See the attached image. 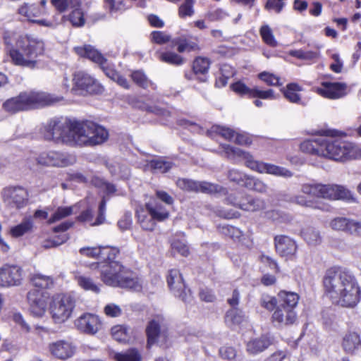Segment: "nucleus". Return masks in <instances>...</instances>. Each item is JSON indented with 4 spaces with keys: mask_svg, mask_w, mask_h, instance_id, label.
<instances>
[{
    "mask_svg": "<svg viewBox=\"0 0 361 361\" xmlns=\"http://www.w3.org/2000/svg\"><path fill=\"white\" fill-rule=\"evenodd\" d=\"M41 133L46 140L70 147L95 146L109 137L108 131L92 121H62L56 118L44 124Z\"/></svg>",
    "mask_w": 361,
    "mask_h": 361,
    "instance_id": "f257e3e1",
    "label": "nucleus"
},
{
    "mask_svg": "<svg viewBox=\"0 0 361 361\" xmlns=\"http://www.w3.org/2000/svg\"><path fill=\"white\" fill-rule=\"evenodd\" d=\"M325 294L336 305L354 307L360 300V288L355 277L341 268L329 269L323 278Z\"/></svg>",
    "mask_w": 361,
    "mask_h": 361,
    "instance_id": "f03ea898",
    "label": "nucleus"
},
{
    "mask_svg": "<svg viewBox=\"0 0 361 361\" xmlns=\"http://www.w3.org/2000/svg\"><path fill=\"white\" fill-rule=\"evenodd\" d=\"M5 44L6 54L14 65L32 69L37 66L38 58L45 51L44 42L32 35L19 36L14 44L5 38Z\"/></svg>",
    "mask_w": 361,
    "mask_h": 361,
    "instance_id": "7ed1b4c3",
    "label": "nucleus"
},
{
    "mask_svg": "<svg viewBox=\"0 0 361 361\" xmlns=\"http://www.w3.org/2000/svg\"><path fill=\"white\" fill-rule=\"evenodd\" d=\"M337 135L336 130H322L317 137L302 142L300 149L305 153L341 162L345 142L337 138Z\"/></svg>",
    "mask_w": 361,
    "mask_h": 361,
    "instance_id": "20e7f679",
    "label": "nucleus"
},
{
    "mask_svg": "<svg viewBox=\"0 0 361 361\" xmlns=\"http://www.w3.org/2000/svg\"><path fill=\"white\" fill-rule=\"evenodd\" d=\"M99 269L101 280L107 286L135 290L142 288L140 280L118 262L102 264Z\"/></svg>",
    "mask_w": 361,
    "mask_h": 361,
    "instance_id": "39448f33",
    "label": "nucleus"
},
{
    "mask_svg": "<svg viewBox=\"0 0 361 361\" xmlns=\"http://www.w3.org/2000/svg\"><path fill=\"white\" fill-rule=\"evenodd\" d=\"M221 147L228 159L235 162L243 159L245 161V165L252 171L283 178H290L293 176V173L288 169L272 164L257 161L252 154L240 148L229 145H223Z\"/></svg>",
    "mask_w": 361,
    "mask_h": 361,
    "instance_id": "423d86ee",
    "label": "nucleus"
},
{
    "mask_svg": "<svg viewBox=\"0 0 361 361\" xmlns=\"http://www.w3.org/2000/svg\"><path fill=\"white\" fill-rule=\"evenodd\" d=\"M59 101V99L44 92H24L19 95L6 100L3 106L10 113L14 114L20 111L51 105Z\"/></svg>",
    "mask_w": 361,
    "mask_h": 361,
    "instance_id": "0eeeda50",
    "label": "nucleus"
},
{
    "mask_svg": "<svg viewBox=\"0 0 361 361\" xmlns=\"http://www.w3.org/2000/svg\"><path fill=\"white\" fill-rule=\"evenodd\" d=\"M301 192L311 197L335 200H354L353 193L343 185L336 184L305 183Z\"/></svg>",
    "mask_w": 361,
    "mask_h": 361,
    "instance_id": "6e6552de",
    "label": "nucleus"
},
{
    "mask_svg": "<svg viewBox=\"0 0 361 361\" xmlns=\"http://www.w3.org/2000/svg\"><path fill=\"white\" fill-rule=\"evenodd\" d=\"M75 306L74 298L66 294H57L52 297L49 305V313L54 324L65 323L71 317Z\"/></svg>",
    "mask_w": 361,
    "mask_h": 361,
    "instance_id": "1a4fd4ad",
    "label": "nucleus"
},
{
    "mask_svg": "<svg viewBox=\"0 0 361 361\" xmlns=\"http://www.w3.org/2000/svg\"><path fill=\"white\" fill-rule=\"evenodd\" d=\"M4 202L10 208L20 209L28 204L29 192L22 186H8L1 191Z\"/></svg>",
    "mask_w": 361,
    "mask_h": 361,
    "instance_id": "9d476101",
    "label": "nucleus"
},
{
    "mask_svg": "<svg viewBox=\"0 0 361 361\" xmlns=\"http://www.w3.org/2000/svg\"><path fill=\"white\" fill-rule=\"evenodd\" d=\"M39 164L47 166L66 167L76 161L74 155L56 150H49L40 153L37 158Z\"/></svg>",
    "mask_w": 361,
    "mask_h": 361,
    "instance_id": "9b49d317",
    "label": "nucleus"
},
{
    "mask_svg": "<svg viewBox=\"0 0 361 361\" xmlns=\"http://www.w3.org/2000/svg\"><path fill=\"white\" fill-rule=\"evenodd\" d=\"M72 90H80L89 94H101L104 91L103 86L92 75L83 71L74 73Z\"/></svg>",
    "mask_w": 361,
    "mask_h": 361,
    "instance_id": "f8f14e48",
    "label": "nucleus"
},
{
    "mask_svg": "<svg viewBox=\"0 0 361 361\" xmlns=\"http://www.w3.org/2000/svg\"><path fill=\"white\" fill-rule=\"evenodd\" d=\"M49 296L47 293L32 290L27 293V299L30 314L37 318L42 317L46 312Z\"/></svg>",
    "mask_w": 361,
    "mask_h": 361,
    "instance_id": "ddd939ff",
    "label": "nucleus"
},
{
    "mask_svg": "<svg viewBox=\"0 0 361 361\" xmlns=\"http://www.w3.org/2000/svg\"><path fill=\"white\" fill-rule=\"evenodd\" d=\"M167 283L173 295L184 302H190L191 294L186 290L182 274L176 269H171L167 276Z\"/></svg>",
    "mask_w": 361,
    "mask_h": 361,
    "instance_id": "4468645a",
    "label": "nucleus"
},
{
    "mask_svg": "<svg viewBox=\"0 0 361 361\" xmlns=\"http://www.w3.org/2000/svg\"><path fill=\"white\" fill-rule=\"evenodd\" d=\"M74 325L82 333L94 335L101 329L102 323L98 316L85 313L74 321Z\"/></svg>",
    "mask_w": 361,
    "mask_h": 361,
    "instance_id": "2eb2a0df",
    "label": "nucleus"
},
{
    "mask_svg": "<svg viewBox=\"0 0 361 361\" xmlns=\"http://www.w3.org/2000/svg\"><path fill=\"white\" fill-rule=\"evenodd\" d=\"M329 226L334 231H342L355 236L361 235V222L355 219L338 216L330 221Z\"/></svg>",
    "mask_w": 361,
    "mask_h": 361,
    "instance_id": "dca6fc26",
    "label": "nucleus"
},
{
    "mask_svg": "<svg viewBox=\"0 0 361 361\" xmlns=\"http://www.w3.org/2000/svg\"><path fill=\"white\" fill-rule=\"evenodd\" d=\"M274 245L276 252L287 259H293L297 253L298 245L296 242L287 235H277L274 238Z\"/></svg>",
    "mask_w": 361,
    "mask_h": 361,
    "instance_id": "f3484780",
    "label": "nucleus"
},
{
    "mask_svg": "<svg viewBox=\"0 0 361 361\" xmlns=\"http://www.w3.org/2000/svg\"><path fill=\"white\" fill-rule=\"evenodd\" d=\"M226 200L229 204L247 212H257L265 208L264 200L250 196L242 197L241 199H239L233 195H230Z\"/></svg>",
    "mask_w": 361,
    "mask_h": 361,
    "instance_id": "a211bd4d",
    "label": "nucleus"
},
{
    "mask_svg": "<svg viewBox=\"0 0 361 361\" xmlns=\"http://www.w3.org/2000/svg\"><path fill=\"white\" fill-rule=\"evenodd\" d=\"M22 269L16 265L4 264L0 268V286L9 287L20 284Z\"/></svg>",
    "mask_w": 361,
    "mask_h": 361,
    "instance_id": "6ab92c4d",
    "label": "nucleus"
},
{
    "mask_svg": "<svg viewBox=\"0 0 361 361\" xmlns=\"http://www.w3.org/2000/svg\"><path fill=\"white\" fill-rule=\"evenodd\" d=\"M147 345L151 346L161 337L165 338V319L161 315H157L150 320L146 328Z\"/></svg>",
    "mask_w": 361,
    "mask_h": 361,
    "instance_id": "aec40b11",
    "label": "nucleus"
},
{
    "mask_svg": "<svg viewBox=\"0 0 361 361\" xmlns=\"http://www.w3.org/2000/svg\"><path fill=\"white\" fill-rule=\"evenodd\" d=\"M347 85L343 82H323L317 92L321 96L336 99L346 94Z\"/></svg>",
    "mask_w": 361,
    "mask_h": 361,
    "instance_id": "412c9836",
    "label": "nucleus"
},
{
    "mask_svg": "<svg viewBox=\"0 0 361 361\" xmlns=\"http://www.w3.org/2000/svg\"><path fill=\"white\" fill-rule=\"evenodd\" d=\"M296 314L293 310L277 306L271 319L274 325L279 327L293 324L296 321Z\"/></svg>",
    "mask_w": 361,
    "mask_h": 361,
    "instance_id": "4be33fe9",
    "label": "nucleus"
},
{
    "mask_svg": "<svg viewBox=\"0 0 361 361\" xmlns=\"http://www.w3.org/2000/svg\"><path fill=\"white\" fill-rule=\"evenodd\" d=\"M49 350L56 357L65 360L73 355L75 348L71 343L61 340L51 343Z\"/></svg>",
    "mask_w": 361,
    "mask_h": 361,
    "instance_id": "5701e85b",
    "label": "nucleus"
},
{
    "mask_svg": "<svg viewBox=\"0 0 361 361\" xmlns=\"http://www.w3.org/2000/svg\"><path fill=\"white\" fill-rule=\"evenodd\" d=\"M74 49L78 56L87 58L99 66L106 63L107 59L91 45L77 47Z\"/></svg>",
    "mask_w": 361,
    "mask_h": 361,
    "instance_id": "b1692460",
    "label": "nucleus"
},
{
    "mask_svg": "<svg viewBox=\"0 0 361 361\" xmlns=\"http://www.w3.org/2000/svg\"><path fill=\"white\" fill-rule=\"evenodd\" d=\"M271 345V339L267 336H262L249 340L245 345L246 351L249 355H256L264 352Z\"/></svg>",
    "mask_w": 361,
    "mask_h": 361,
    "instance_id": "393cba45",
    "label": "nucleus"
},
{
    "mask_svg": "<svg viewBox=\"0 0 361 361\" xmlns=\"http://www.w3.org/2000/svg\"><path fill=\"white\" fill-rule=\"evenodd\" d=\"M145 207L157 221L162 222L167 220L170 216V212L166 205L156 200L148 202Z\"/></svg>",
    "mask_w": 361,
    "mask_h": 361,
    "instance_id": "a878e982",
    "label": "nucleus"
},
{
    "mask_svg": "<svg viewBox=\"0 0 361 361\" xmlns=\"http://www.w3.org/2000/svg\"><path fill=\"white\" fill-rule=\"evenodd\" d=\"M342 347L348 353H353L361 348V338L355 331H348L343 337Z\"/></svg>",
    "mask_w": 361,
    "mask_h": 361,
    "instance_id": "bb28decb",
    "label": "nucleus"
},
{
    "mask_svg": "<svg viewBox=\"0 0 361 361\" xmlns=\"http://www.w3.org/2000/svg\"><path fill=\"white\" fill-rule=\"evenodd\" d=\"M137 222L143 230L152 231L156 227L157 221L149 215L146 207H140L136 211Z\"/></svg>",
    "mask_w": 361,
    "mask_h": 361,
    "instance_id": "cd10ccee",
    "label": "nucleus"
},
{
    "mask_svg": "<svg viewBox=\"0 0 361 361\" xmlns=\"http://www.w3.org/2000/svg\"><path fill=\"white\" fill-rule=\"evenodd\" d=\"M18 13L27 20L33 22L35 18L45 14L46 10L37 4H24L19 8Z\"/></svg>",
    "mask_w": 361,
    "mask_h": 361,
    "instance_id": "c85d7f7f",
    "label": "nucleus"
},
{
    "mask_svg": "<svg viewBox=\"0 0 361 361\" xmlns=\"http://www.w3.org/2000/svg\"><path fill=\"white\" fill-rule=\"evenodd\" d=\"M99 251L98 254V259L100 261L98 263L99 268L102 264L118 262L115 260L117 255L119 253L118 248L110 246H99Z\"/></svg>",
    "mask_w": 361,
    "mask_h": 361,
    "instance_id": "c756f323",
    "label": "nucleus"
},
{
    "mask_svg": "<svg viewBox=\"0 0 361 361\" xmlns=\"http://www.w3.org/2000/svg\"><path fill=\"white\" fill-rule=\"evenodd\" d=\"M279 305L278 306L293 310L297 305L299 296L296 293L281 290L278 293Z\"/></svg>",
    "mask_w": 361,
    "mask_h": 361,
    "instance_id": "7c9ffc66",
    "label": "nucleus"
},
{
    "mask_svg": "<svg viewBox=\"0 0 361 361\" xmlns=\"http://www.w3.org/2000/svg\"><path fill=\"white\" fill-rule=\"evenodd\" d=\"M33 221L30 218L23 219L19 224L11 228L9 233L13 238H20L32 231Z\"/></svg>",
    "mask_w": 361,
    "mask_h": 361,
    "instance_id": "2f4dec72",
    "label": "nucleus"
},
{
    "mask_svg": "<svg viewBox=\"0 0 361 361\" xmlns=\"http://www.w3.org/2000/svg\"><path fill=\"white\" fill-rule=\"evenodd\" d=\"M302 90V87L296 83L288 84L286 90L283 91L284 97L290 102L304 105L299 94Z\"/></svg>",
    "mask_w": 361,
    "mask_h": 361,
    "instance_id": "473e14b6",
    "label": "nucleus"
},
{
    "mask_svg": "<svg viewBox=\"0 0 361 361\" xmlns=\"http://www.w3.org/2000/svg\"><path fill=\"white\" fill-rule=\"evenodd\" d=\"M245 319V314L238 308L230 309L225 315V322L230 327L240 324Z\"/></svg>",
    "mask_w": 361,
    "mask_h": 361,
    "instance_id": "72a5a7b5",
    "label": "nucleus"
},
{
    "mask_svg": "<svg viewBox=\"0 0 361 361\" xmlns=\"http://www.w3.org/2000/svg\"><path fill=\"white\" fill-rule=\"evenodd\" d=\"M353 159H361V147L345 142V149L341 162Z\"/></svg>",
    "mask_w": 361,
    "mask_h": 361,
    "instance_id": "f704fd0d",
    "label": "nucleus"
},
{
    "mask_svg": "<svg viewBox=\"0 0 361 361\" xmlns=\"http://www.w3.org/2000/svg\"><path fill=\"white\" fill-rule=\"evenodd\" d=\"M207 135L212 138H214L216 135H219L224 139L232 141L235 137V132L231 128L216 125L212 126L207 130Z\"/></svg>",
    "mask_w": 361,
    "mask_h": 361,
    "instance_id": "c9c22d12",
    "label": "nucleus"
},
{
    "mask_svg": "<svg viewBox=\"0 0 361 361\" xmlns=\"http://www.w3.org/2000/svg\"><path fill=\"white\" fill-rule=\"evenodd\" d=\"M31 281L34 286L40 288H49L54 284L52 277L41 274H35L31 277Z\"/></svg>",
    "mask_w": 361,
    "mask_h": 361,
    "instance_id": "e433bc0d",
    "label": "nucleus"
},
{
    "mask_svg": "<svg viewBox=\"0 0 361 361\" xmlns=\"http://www.w3.org/2000/svg\"><path fill=\"white\" fill-rule=\"evenodd\" d=\"M75 279L78 284L85 290H90L93 293H98L100 290L99 287L95 284L93 281L84 275L75 274Z\"/></svg>",
    "mask_w": 361,
    "mask_h": 361,
    "instance_id": "4c0bfd02",
    "label": "nucleus"
},
{
    "mask_svg": "<svg viewBox=\"0 0 361 361\" xmlns=\"http://www.w3.org/2000/svg\"><path fill=\"white\" fill-rule=\"evenodd\" d=\"M265 216L277 224L287 223L292 220V216L290 214L276 209L267 211L265 213Z\"/></svg>",
    "mask_w": 361,
    "mask_h": 361,
    "instance_id": "58836bf2",
    "label": "nucleus"
},
{
    "mask_svg": "<svg viewBox=\"0 0 361 361\" xmlns=\"http://www.w3.org/2000/svg\"><path fill=\"white\" fill-rule=\"evenodd\" d=\"M259 34L263 42L268 46L276 47L278 45V42L275 39L273 31L268 25H264L260 27Z\"/></svg>",
    "mask_w": 361,
    "mask_h": 361,
    "instance_id": "ea45409f",
    "label": "nucleus"
},
{
    "mask_svg": "<svg viewBox=\"0 0 361 361\" xmlns=\"http://www.w3.org/2000/svg\"><path fill=\"white\" fill-rule=\"evenodd\" d=\"M304 240L312 245H316L321 242V236L318 231L314 228L308 227L302 231Z\"/></svg>",
    "mask_w": 361,
    "mask_h": 361,
    "instance_id": "a19ab883",
    "label": "nucleus"
},
{
    "mask_svg": "<svg viewBox=\"0 0 361 361\" xmlns=\"http://www.w3.org/2000/svg\"><path fill=\"white\" fill-rule=\"evenodd\" d=\"M75 206L71 207H59L51 215L49 219V223L52 224L59 221L67 216H69L73 213V209Z\"/></svg>",
    "mask_w": 361,
    "mask_h": 361,
    "instance_id": "79ce46f5",
    "label": "nucleus"
},
{
    "mask_svg": "<svg viewBox=\"0 0 361 361\" xmlns=\"http://www.w3.org/2000/svg\"><path fill=\"white\" fill-rule=\"evenodd\" d=\"M210 61L206 57H197L192 66L193 71L195 74H206L209 68Z\"/></svg>",
    "mask_w": 361,
    "mask_h": 361,
    "instance_id": "37998d69",
    "label": "nucleus"
},
{
    "mask_svg": "<svg viewBox=\"0 0 361 361\" xmlns=\"http://www.w3.org/2000/svg\"><path fill=\"white\" fill-rule=\"evenodd\" d=\"M149 166L157 172L166 173L173 166V163L163 159L151 160Z\"/></svg>",
    "mask_w": 361,
    "mask_h": 361,
    "instance_id": "c03bdc74",
    "label": "nucleus"
},
{
    "mask_svg": "<svg viewBox=\"0 0 361 361\" xmlns=\"http://www.w3.org/2000/svg\"><path fill=\"white\" fill-rule=\"evenodd\" d=\"M91 182L95 187L102 189L107 195L114 194L116 191L114 185L106 182L103 178L98 176L93 177Z\"/></svg>",
    "mask_w": 361,
    "mask_h": 361,
    "instance_id": "a18cd8bd",
    "label": "nucleus"
},
{
    "mask_svg": "<svg viewBox=\"0 0 361 361\" xmlns=\"http://www.w3.org/2000/svg\"><path fill=\"white\" fill-rule=\"evenodd\" d=\"M159 59L163 62L176 66L181 65L183 63V59L180 56L170 51L159 54Z\"/></svg>",
    "mask_w": 361,
    "mask_h": 361,
    "instance_id": "49530a36",
    "label": "nucleus"
},
{
    "mask_svg": "<svg viewBox=\"0 0 361 361\" xmlns=\"http://www.w3.org/2000/svg\"><path fill=\"white\" fill-rule=\"evenodd\" d=\"M245 186L261 193L266 192L268 189L267 184L262 180L252 176H249Z\"/></svg>",
    "mask_w": 361,
    "mask_h": 361,
    "instance_id": "de8ad7c7",
    "label": "nucleus"
},
{
    "mask_svg": "<svg viewBox=\"0 0 361 361\" xmlns=\"http://www.w3.org/2000/svg\"><path fill=\"white\" fill-rule=\"evenodd\" d=\"M289 54L299 59L310 61L318 58L319 53L318 51L298 49L290 51Z\"/></svg>",
    "mask_w": 361,
    "mask_h": 361,
    "instance_id": "09e8293b",
    "label": "nucleus"
},
{
    "mask_svg": "<svg viewBox=\"0 0 361 361\" xmlns=\"http://www.w3.org/2000/svg\"><path fill=\"white\" fill-rule=\"evenodd\" d=\"M131 78L138 86L145 89L153 83L148 80L145 73L140 71H136L131 73Z\"/></svg>",
    "mask_w": 361,
    "mask_h": 361,
    "instance_id": "8fccbe9b",
    "label": "nucleus"
},
{
    "mask_svg": "<svg viewBox=\"0 0 361 361\" xmlns=\"http://www.w3.org/2000/svg\"><path fill=\"white\" fill-rule=\"evenodd\" d=\"M114 359L116 361H140V355L135 349H130L125 353H116Z\"/></svg>",
    "mask_w": 361,
    "mask_h": 361,
    "instance_id": "3c124183",
    "label": "nucleus"
},
{
    "mask_svg": "<svg viewBox=\"0 0 361 361\" xmlns=\"http://www.w3.org/2000/svg\"><path fill=\"white\" fill-rule=\"evenodd\" d=\"M221 189V188L218 185L206 181H198L197 192L213 194L220 192Z\"/></svg>",
    "mask_w": 361,
    "mask_h": 361,
    "instance_id": "603ef678",
    "label": "nucleus"
},
{
    "mask_svg": "<svg viewBox=\"0 0 361 361\" xmlns=\"http://www.w3.org/2000/svg\"><path fill=\"white\" fill-rule=\"evenodd\" d=\"M228 178L232 182L245 185L249 176L238 170L231 169L228 173Z\"/></svg>",
    "mask_w": 361,
    "mask_h": 361,
    "instance_id": "864d4df0",
    "label": "nucleus"
},
{
    "mask_svg": "<svg viewBox=\"0 0 361 361\" xmlns=\"http://www.w3.org/2000/svg\"><path fill=\"white\" fill-rule=\"evenodd\" d=\"M127 330L123 326L116 325L111 329L112 336L119 342H126L128 338Z\"/></svg>",
    "mask_w": 361,
    "mask_h": 361,
    "instance_id": "5fc2aeb1",
    "label": "nucleus"
},
{
    "mask_svg": "<svg viewBox=\"0 0 361 361\" xmlns=\"http://www.w3.org/2000/svg\"><path fill=\"white\" fill-rule=\"evenodd\" d=\"M258 97L262 99H274L276 97L274 95V92L271 89H269L267 90H262L258 87H254L252 89L251 97L255 98Z\"/></svg>",
    "mask_w": 361,
    "mask_h": 361,
    "instance_id": "6e6d98bb",
    "label": "nucleus"
},
{
    "mask_svg": "<svg viewBox=\"0 0 361 361\" xmlns=\"http://www.w3.org/2000/svg\"><path fill=\"white\" fill-rule=\"evenodd\" d=\"M176 185L182 190L197 192L198 181L185 178H180L177 180Z\"/></svg>",
    "mask_w": 361,
    "mask_h": 361,
    "instance_id": "4d7b16f0",
    "label": "nucleus"
},
{
    "mask_svg": "<svg viewBox=\"0 0 361 361\" xmlns=\"http://www.w3.org/2000/svg\"><path fill=\"white\" fill-rule=\"evenodd\" d=\"M195 0H185V2L179 7L178 14L180 18L191 16L194 13L193 6Z\"/></svg>",
    "mask_w": 361,
    "mask_h": 361,
    "instance_id": "13d9d810",
    "label": "nucleus"
},
{
    "mask_svg": "<svg viewBox=\"0 0 361 361\" xmlns=\"http://www.w3.org/2000/svg\"><path fill=\"white\" fill-rule=\"evenodd\" d=\"M151 41L157 44H164L171 40V36L165 32L153 31L150 34Z\"/></svg>",
    "mask_w": 361,
    "mask_h": 361,
    "instance_id": "bf43d9fd",
    "label": "nucleus"
},
{
    "mask_svg": "<svg viewBox=\"0 0 361 361\" xmlns=\"http://www.w3.org/2000/svg\"><path fill=\"white\" fill-rule=\"evenodd\" d=\"M258 77L268 85L279 86L282 85L280 82L279 77L268 72H262L259 74Z\"/></svg>",
    "mask_w": 361,
    "mask_h": 361,
    "instance_id": "052dcab7",
    "label": "nucleus"
},
{
    "mask_svg": "<svg viewBox=\"0 0 361 361\" xmlns=\"http://www.w3.org/2000/svg\"><path fill=\"white\" fill-rule=\"evenodd\" d=\"M260 305L262 307L268 311H273L277 307V299L275 297L269 295H264L261 297L259 300Z\"/></svg>",
    "mask_w": 361,
    "mask_h": 361,
    "instance_id": "680f3d73",
    "label": "nucleus"
},
{
    "mask_svg": "<svg viewBox=\"0 0 361 361\" xmlns=\"http://www.w3.org/2000/svg\"><path fill=\"white\" fill-rule=\"evenodd\" d=\"M69 20L73 26L79 27L85 23L84 15L80 8H75L71 12Z\"/></svg>",
    "mask_w": 361,
    "mask_h": 361,
    "instance_id": "e2e57ef3",
    "label": "nucleus"
},
{
    "mask_svg": "<svg viewBox=\"0 0 361 361\" xmlns=\"http://www.w3.org/2000/svg\"><path fill=\"white\" fill-rule=\"evenodd\" d=\"M68 238L66 234H62L53 239L45 240L43 243L42 246L46 249L55 247L65 243L68 240Z\"/></svg>",
    "mask_w": 361,
    "mask_h": 361,
    "instance_id": "0e129e2a",
    "label": "nucleus"
},
{
    "mask_svg": "<svg viewBox=\"0 0 361 361\" xmlns=\"http://www.w3.org/2000/svg\"><path fill=\"white\" fill-rule=\"evenodd\" d=\"M221 233L234 240L240 239L242 236V231L240 229L230 225L222 226Z\"/></svg>",
    "mask_w": 361,
    "mask_h": 361,
    "instance_id": "69168bd1",
    "label": "nucleus"
},
{
    "mask_svg": "<svg viewBox=\"0 0 361 361\" xmlns=\"http://www.w3.org/2000/svg\"><path fill=\"white\" fill-rule=\"evenodd\" d=\"M227 16H228V14L221 8L209 11L205 15V17L211 22L221 20Z\"/></svg>",
    "mask_w": 361,
    "mask_h": 361,
    "instance_id": "338daca9",
    "label": "nucleus"
},
{
    "mask_svg": "<svg viewBox=\"0 0 361 361\" xmlns=\"http://www.w3.org/2000/svg\"><path fill=\"white\" fill-rule=\"evenodd\" d=\"M231 88L235 93L240 95H247L251 97L252 89L246 86L243 82L238 81L231 85Z\"/></svg>",
    "mask_w": 361,
    "mask_h": 361,
    "instance_id": "774afa93",
    "label": "nucleus"
}]
</instances>
